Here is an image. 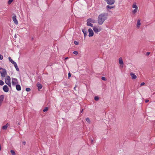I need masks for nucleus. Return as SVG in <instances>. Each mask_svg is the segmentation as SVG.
<instances>
[{
	"instance_id": "a878e982",
	"label": "nucleus",
	"mask_w": 155,
	"mask_h": 155,
	"mask_svg": "<svg viewBox=\"0 0 155 155\" xmlns=\"http://www.w3.org/2000/svg\"><path fill=\"white\" fill-rule=\"evenodd\" d=\"M48 107H45V109L43 110L44 112H45L48 110Z\"/></svg>"
},
{
	"instance_id": "f704fd0d",
	"label": "nucleus",
	"mask_w": 155,
	"mask_h": 155,
	"mask_svg": "<svg viewBox=\"0 0 155 155\" xmlns=\"http://www.w3.org/2000/svg\"><path fill=\"white\" fill-rule=\"evenodd\" d=\"M144 84H145V83H144V82H142V83L140 84V86H142L144 85Z\"/></svg>"
},
{
	"instance_id": "2f4dec72",
	"label": "nucleus",
	"mask_w": 155,
	"mask_h": 155,
	"mask_svg": "<svg viewBox=\"0 0 155 155\" xmlns=\"http://www.w3.org/2000/svg\"><path fill=\"white\" fill-rule=\"evenodd\" d=\"M14 67H15V68H17L18 67V65H17V64H16V63H15L14 64Z\"/></svg>"
},
{
	"instance_id": "6ab92c4d",
	"label": "nucleus",
	"mask_w": 155,
	"mask_h": 155,
	"mask_svg": "<svg viewBox=\"0 0 155 155\" xmlns=\"http://www.w3.org/2000/svg\"><path fill=\"white\" fill-rule=\"evenodd\" d=\"M141 23L140 22V21L139 20H138L137 21V27H139L140 26V25Z\"/></svg>"
},
{
	"instance_id": "c9c22d12",
	"label": "nucleus",
	"mask_w": 155,
	"mask_h": 155,
	"mask_svg": "<svg viewBox=\"0 0 155 155\" xmlns=\"http://www.w3.org/2000/svg\"><path fill=\"white\" fill-rule=\"evenodd\" d=\"M71 76V74L70 73H69L68 74V78H69Z\"/></svg>"
},
{
	"instance_id": "a18cd8bd",
	"label": "nucleus",
	"mask_w": 155,
	"mask_h": 155,
	"mask_svg": "<svg viewBox=\"0 0 155 155\" xmlns=\"http://www.w3.org/2000/svg\"><path fill=\"white\" fill-rule=\"evenodd\" d=\"M65 58V59H67L68 58Z\"/></svg>"
},
{
	"instance_id": "2eb2a0df",
	"label": "nucleus",
	"mask_w": 155,
	"mask_h": 155,
	"mask_svg": "<svg viewBox=\"0 0 155 155\" xmlns=\"http://www.w3.org/2000/svg\"><path fill=\"white\" fill-rule=\"evenodd\" d=\"M82 31L84 34V37L85 38V37L87 36L86 30L85 29H82Z\"/></svg>"
},
{
	"instance_id": "5701e85b",
	"label": "nucleus",
	"mask_w": 155,
	"mask_h": 155,
	"mask_svg": "<svg viewBox=\"0 0 155 155\" xmlns=\"http://www.w3.org/2000/svg\"><path fill=\"white\" fill-rule=\"evenodd\" d=\"M11 153L12 155H15V152L13 150H11Z\"/></svg>"
},
{
	"instance_id": "4c0bfd02",
	"label": "nucleus",
	"mask_w": 155,
	"mask_h": 155,
	"mask_svg": "<svg viewBox=\"0 0 155 155\" xmlns=\"http://www.w3.org/2000/svg\"><path fill=\"white\" fill-rule=\"evenodd\" d=\"M22 144L24 145H25L26 144V142L25 141H24L22 142Z\"/></svg>"
},
{
	"instance_id": "1a4fd4ad",
	"label": "nucleus",
	"mask_w": 155,
	"mask_h": 155,
	"mask_svg": "<svg viewBox=\"0 0 155 155\" xmlns=\"http://www.w3.org/2000/svg\"><path fill=\"white\" fill-rule=\"evenodd\" d=\"M12 84L13 85H15L18 83L17 80L16 78H12Z\"/></svg>"
},
{
	"instance_id": "20e7f679",
	"label": "nucleus",
	"mask_w": 155,
	"mask_h": 155,
	"mask_svg": "<svg viewBox=\"0 0 155 155\" xmlns=\"http://www.w3.org/2000/svg\"><path fill=\"white\" fill-rule=\"evenodd\" d=\"M7 74V72L5 69H3L1 72V76L2 78H4Z\"/></svg>"
},
{
	"instance_id": "79ce46f5",
	"label": "nucleus",
	"mask_w": 155,
	"mask_h": 155,
	"mask_svg": "<svg viewBox=\"0 0 155 155\" xmlns=\"http://www.w3.org/2000/svg\"><path fill=\"white\" fill-rule=\"evenodd\" d=\"M76 87H77V86H76H76H75V87H74V89L75 90H76L75 88H76Z\"/></svg>"
},
{
	"instance_id": "c03bdc74",
	"label": "nucleus",
	"mask_w": 155,
	"mask_h": 155,
	"mask_svg": "<svg viewBox=\"0 0 155 155\" xmlns=\"http://www.w3.org/2000/svg\"><path fill=\"white\" fill-rule=\"evenodd\" d=\"M4 68H0V70H2V69H3Z\"/></svg>"
},
{
	"instance_id": "7ed1b4c3",
	"label": "nucleus",
	"mask_w": 155,
	"mask_h": 155,
	"mask_svg": "<svg viewBox=\"0 0 155 155\" xmlns=\"http://www.w3.org/2000/svg\"><path fill=\"white\" fill-rule=\"evenodd\" d=\"M10 77L9 76H8L6 77L5 80V83L7 84L8 86H11V82H10Z\"/></svg>"
},
{
	"instance_id": "f03ea898",
	"label": "nucleus",
	"mask_w": 155,
	"mask_h": 155,
	"mask_svg": "<svg viewBox=\"0 0 155 155\" xmlns=\"http://www.w3.org/2000/svg\"><path fill=\"white\" fill-rule=\"evenodd\" d=\"M132 7L134 9L132 11V13L133 14H135L138 10V7L136 3L135 2L133 3L132 5Z\"/></svg>"
},
{
	"instance_id": "dca6fc26",
	"label": "nucleus",
	"mask_w": 155,
	"mask_h": 155,
	"mask_svg": "<svg viewBox=\"0 0 155 155\" xmlns=\"http://www.w3.org/2000/svg\"><path fill=\"white\" fill-rule=\"evenodd\" d=\"M37 87H38V89L39 90L41 89L42 87V85L39 83H38L37 84Z\"/></svg>"
},
{
	"instance_id": "de8ad7c7",
	"label": "nucleus",
	"mask_w": 155,
	"mask_h": 155,
	"mask_svg": "<svg viewBox=\"0 0 155 155\" xmlns=\"http://www.w3.org/2000/svg\"><path fill=\"white\" fill-rule=\"evenodd\" d=\"M153 94H155V92H154V93Z\"/></svg>"
},
{
	"instance_id": "cd10ccee",
	"label": "nucleus",
	"mask_w": 155,
	"mask_h": 155,
	"mask_svg": "<svg viewBox=\"0 0 155 155\" xmlns=\"http://www.w3.org/2000/svg\"><path fill=\"white\" fill-rule=\"evenodd\" d=\"M94 99L95 101H98L99 99V97L97 96H95L94 97Z\"/></svg>"
},
{
	"instance_id": "f257e3e1",
	"label": "nucleus",
	"mask_w": 155,
	"mask_h": 155,
	"mask_svg": "<svg viewBox=\"0 0 155 155\" xmlns=\"http://www.w3.org/2000/svg\"><path fill=\"white\" fill-rule=\"evenodd\" d=\"M107 15L106 13H102L99 15L97 18V22L99 25H102L107 19Z\"/></svg>"
},
{
	"instance_id": "9b49d317",
	"label": "nucleus",
	"mask_w": 155,
	"mask_h": 155,
	"mask_svg": "<svg viewBox=\"0 0 155 155\" xmlns=\"http://www.w3.org/2000/svg\"><path fill=\"white\" fill-rule=\"evenodd\" d=\"M130 75L132 77V79H136L137 78V76L135 75L133 73H130Z\"/></svg>"
},
{
	"instance_id": "ea45409f",
	"label": "nucleus",
	"mask_w": 155,
	"mask_h": 155,
	"mask_svg": "<svg viewBox=\"0 0 155 155\" xmlns=\"http://www.w3.org/2000/svg\"><path fill=\"white\" fill-rule=\"evenodd\" d=\"M149 101V100H146L145 101V102H146V103H147V102H148Z\"/></svg>"
},
{
	"instance_id": "49530a36",
	"label": "nucleus",
	"mask_w": 155,
	"mask_h": 155,
	"mask_svg": "<svg viewBox=\"0 0 155 155\" xmlns=\"http://www.w3.org/2000/svg\"><path fill=\"white\" fill-rule=\"evenodd\" d=\"M83 110V109H82V111H81V112H82Z\"/></svg>"
},
{
	"instance_id": "4468645a",
	"label": "nucleus",
	"mask_w": 155,
	"mask_h": 155,
	"mask_svg": "<svg viewBox=\"0 0 155 155\" xmlns=\"http://www.w3.org/2000/svg\"><path fill=\"white\" fill-rule=\"evenodd\" d=\"M8 126H9V124L8 123H7L6 124V125L2 126V128L4 130H6L7 129L8 127Z\"/></svg>"
},
{
	"instance_id": "f3484780",
	"label": "nucleus",
	"mask_w": 155,
	"mask_h": 155,
	"mask_svg": "<svg viewBox=\"0 0 155 155\" xmlns=\"http://www.w3.org/2000/svg\"><path fill=\"white\" fill-rule=\"evenodd\" d=\"M8 59L9 60V61L11 62L12 63V64H13L15 63L16 62H15L12 59V58H11V57H8Z\"/></svg>"
},
{
	"instance_id": "4be33fe9",
	"label": "nucleus",
	"mask_w": 155,
	"mask_h": 155,
	"mask_svg": "<svg viewBox=\"0 0 155 155\" xmlns=\"http://www.w3.org/2000/svg\"><path fill=\"white\" fill-rule=\"evenodd\" d=\"M114 7L115 6H110L109 5H108L106 7L107 8L111 9L112 8H114Z\"/></svg>"
},
{
	"instance_id": "09e8293b",
	"label": "nucleus",
	"mask_w": 155,
	"mask_h": 155,
	"mask_svg": "<svg viewBox=\"0 0 155 155\" xmlns=\"http://www.w3.org/2000/svg\"><path fill=\"white\" fill-rule=\"evenodd\" d=\"M1 72L0 71V73L1 74Z\"/></svg>"
},
{
	"instance_id": "bb28decb",
	"label": "nucleus",
	"mask_w": 155,
	"mask_h": 155,
	"mask_svg": "<svg viewBox=\"0 0 155 155\" xmlns=\"http://www.w3.org/2000/svg\"><path fill=\"white\" fill-rule=\"evenodd\" d=\"M86 119V121L87 122L89 123H90V120L88 118H87Z\"/></svg>"
},
{
	"instance_id": "423d86ee",
	"label": "nucleus",
	"mask_w": 155,
	"mask_h": 155,
	"mask_svg": "<svg viewBox=\"0 0 155 155\" xmlns=\"http://www.w3.org/2000/svg\"><path fill=\"white\" fill-rule=\"evenodd\" d=\"M93 29L95 33H97L101 31V28H98L96 27H94Z\"/></svg>"
},
{
	"instance_id": "a19ab883",
	"label": "nucleus",
	"mask_w": 155,
	"mask_h": 155,
	"mask_svg": "<svg viewBox=\"0 0 155 155\" xmlns=\"http://www.w3.org/2000/svg\"><path fill=\"white\" fill-rule=\"evenodd\" d=\"M2 102L0 101V106L1 105Z\"/></svg>"
},
{
	"instance_id": "72a5a7b5",
	"label": "nucleus",
	"mask_w": 155,
	"mask_h": 155,
	"mask_svg": "<svg viewBox=\"0 0 155 155\" xmlns=\"http://www.w3.org/2000/svg\"><path fill=\"white\" fill-rule=\"evenodd\" d=\"M74 43L76 45H78V43L77 41H74Z\"/></svg>"
},
{
	"instance_id": "c756f323",
	"label": "nucleus",
	"mask_w": 155,
	"mask_h": 155,
	"mask_svg": "<svg viewBox=\"0 0 155 155\" xmlns=\"http://www.w3.org/2000/svg\"><path fill=\"white\" fill-rule=\"evenodd\" d=\"M78 51H75L73 52V54H75L77 55L78 54Z\"/></svg>"
},
{
	"instance_id": "0eeeda50",
	"label": "nucleus",
	"mask_w": 155,
	"mask_h": 155,
	"mask_svg": "<svg viewBox=\"0 0 155 155\" xmlns=\"http://www.w3.org/2000/svg\"><path fill=\"white\" fill-rule=\"evenodd\" d=\"M12 19L14 23L16 25L18 24V21L16 19V16L15 15H13L12 17Z\"/></svg>"
},
{
	"instance_id": "e433bc0d",
	"label": "nucleus",
	"mask_w": 155,
	"mask_h": 155,
	"mask_svg": "<svg viewBox=\"0 0 155 155\" xmlns=\"http://www.w3.org/2000/svg\"><path fill=\"white\" fill-rule=\"evenodd\" d=\"M15 69H16V70L17 71H19V68H18V67H17V68H16Z\"/></svg>"
},
{
	"instance_id": "393cba45",
	"label": "nucleus",
	"mask_w": 155,
	"mask_h": 155,
	"mask_svg": "<svg viewBox=\"0 0 155 155\" xmlns=\"http://www.w3.org/2000/svg\"><path fill=\"white\" fill-rule=\"evenodd\" d=\"M4 84V82L0 80V85H3Z\"/></svg>"
},
{
	"instance_id": "f8f14e48",
	"label": "nucleus",
	"mask_w": 155,
	"mask_h": 155,
	"mask_svg": "<svg viewBox=\"0 0 155 155\" xmlns=\"http://www.w3.org/2000/svg\"><path fill=\"white\" fill-rule=\"evenodd\" d=\"M119 63L120 65H123L124 63L123 61V59L122 57H120L119 59Z\"/></svg>"
},
{
	"instance_id": "473e14b6",
	"label": "nucleus",
	"mask_w": 155,
	"mask_h": 155,
	"mask_svg": "<svg viewBox=\"0 0 155 155\" xmlns=\"http://www.w3.org/2000/svg\"><path fill=\"white\" fill-rule=\"evenodd\" d=\"M3 57L2 55L0 54V60H2L3 59Z\"/></svg>"
},
{
	"instance_id": "6e6552de",
	"label": "nucleus",
	"mask_w": 155,
	"mask_h": 155,
	"mask_svg": "<svg viewBox=\"0 0 155 155\" xmlns=\"http://www.w3.org/2000/svg\"><path fill=\"white\" fill-rule=\"evenodd\" d=\"M89 36V37H92L94 35V32L92 30L91 28H89L88 29Z\"/></svg>"
},
{
	"instance_id": "39448f33",
	"label": "nucleus",
	"mask_w": 155,
	"mask_h": 155,
	"mask_svg": "<svg viewBox=\"0 0 155 155\" xmlns=\"http://www.w3.org/2000/svg\"><path fill=\"white\" fill-rule=\"evenodd\" d=\"M108 4L112 5L115 2V0H104Z\"/></svg>"
},
{
	"instance_id": "a211bd4d",
	"label": "nucleus",
	"mask_w": 155,
	"mask_h": 155,
	"mask_svg": "<svg viewBox=\"0 0 155 155\" xmlns=\"http://www.w3.org/2000/svg\"><path fill=\"white\" fill-rule=\"evenodd\" d=\"M4 98V95H1L0 96V101L2 102Z\"/></svg>"
},
{
	"instance_id": "37998d69",
	"label": "nucleus",
	"mask_w": 155,
	"mask_h": 155,
	"mask_svg": "<svg viewBox=\"0 0 155 155\" xmlns=\"http://www.w3.org/2000/svg\"><path fill=\"white\" fill-rule=\"evenodd\" d=\"M93 140L92 139H91V143H93Z\"/></svg>"
},
{
	"instance_id": "7c9ffc66",
	"label": "nucleus",
	"mask_w": 155,
	"mask_h": 155,
	"mask_svg": "<svg viewBox=\"0 0 155 155\" xmlns=\"http://www.w3.org/2000/svg\"><path fill=\"white\" fill-rule=\"evenodd\" d=\"M101 79L103 80L104 81H106L107 80L106 78L104 77H102Z\"/></svg>"
},
{
	"instance_id": "aec40b11",
	"label": "nucleus",
	"mask_w": 155,
	"mask_h": 155,
	"mask_svg": "<svg viewBox=\"0 0 155 155\" xmlns=\"http://www.w3.org/2000/svg\"><path fill=\"white\" fill-rule=\"evenodd\" d=\"M87 26H90L92 27H93V25L91 24V22L87 21Z\"/></svg>"
},
{
	"instance_id": "c85d7f7f",
	"label": "nucleus",
	"mask_w": 155,
	"mask_h": 155,
	"mask_svg": "<svg viewBox=\"0 0 155 155\" xmlns=\"http://www.w3.org/2000/svg\"><path fill=\"white\" fill-rule=\"evenodd\" d=\"M26 91L27 92H29L31 91V89L29 88H27L25 89Z\"/></svg>"
},
{
	"instance_id": "ddd939ff",
	"label": "nucleus",
	"mask_w": 155,
	"mask_h": 155,
	"mask_svg": "<svg viewBox=\"0 0 155 155\" xmlns=\"http://www.w3.org/2000/svg\"><path fill=\"white\" fill-rule=\"evenodd\" d=\"M16 89L17 91H19L21 90V87L19 84L16 85Z\"/></svg>"
},
{
	"instance_id": "9d476101",
	"label": "nucleus",
	"mask_w": 155,
	"mask_h": 155,
	"mask_svg": "<svg viewBox=\"0 0 155 155\" xmlns=\"http://www.w3.org/2000/svg\"><path fill=\"white\" fill-rule=\"evenodd\" d=\"M3 91L6 92H7L8 91L9 89L8 86L6 85H4L3 87Z\"/></svg>"
},
{
	"instance_id": "58836bf2",
	"label": "nucleus",
	"mask_w": 155,
	"mask_h": 155,
	"mask_svg": "<svg viewBox=\"0 0 155 155\" xmlns=\"http://www.w3.org/2000/svg\"><path fill=\"white\" fill-rule=\"evenodd\" d=\"M146 54H147V55H149L150 54V52H147Z\"/></svg>"
},
{
	"instance_id": "412c9836",
	"label": "nucleus",
	"mask_w": 155,
	"mask_h": 155,
	"mask_svg": "<svg viewBox=\"0 0 155 155\" xmlns=\"http://www.w3.org/2000/svg\"><path fill=\"white\" fill-rule=\"evenodd\" d=\"M87 21L91 23V22L94 23V20L93 19H92L91 18H89V19H88L87 20Z\"/></svg>"
},
{
	"instance_id": "b1692460",
	"label": "nucleus",
	"mask_w": 155,
	"mask_h": 155,
	"mask_svg": "<svg viewBox=\"0 0 155 155\" xmlns=\"http://www.w3.org/2000/svg\"><path fill=\"white\" fill-rule=\"evenodd\" d=\"M14 0H9L8 1V3L9 5H10Z\"/></svg>"
}]
</instances>
